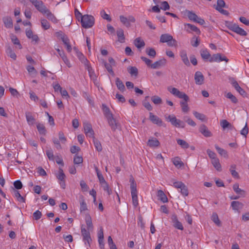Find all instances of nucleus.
I'll list each match as a JSON object with an SVG mask.
<instances>
[{
	"instance_id": "2eb2a0df",
	"label": "nucleus",
	"mask_w": 249,
	"mask_h": 249,
	"mask_svg": "<svg viewBox=\"0 0 249 249\" xmlns=\"http://www.w3.org/2000/svg\"><path fill=\"white\" fill-rule=\"evenodd\" d=\"M171 219L173 223V226L175 228L181 231L183 230V225L182 223L178 220L177 216L176 214L172 215Z\"/></svg>"
},
{
	"instance_id": "4d7b16f0",
	"label": "nucleus",
	"mask_w": 249,
	"mask_h": 249,
	"mask_svg": "<svg viewBox=\"0 0 249 249\" xmlns=\"http://www.w3.org/2000/svg\"><path fill=\"white\" fill-rule=\"evenodd\" d=\"M226 96L227 98L231 99V101L234 104L238 102L237 99L231 92H228Z\"/></svg>"
},
{
	"instance_id": "4be33fe9",
	"label": "nucleus",
	"mask_w": 249,
	"mask_h": 249,
	"mask_svg": "<svg viewBox=\"0 0 249 249\" xmlns=\"http://www.w3.org/2000/svg\"><path fill=\"white\" fill-rule=\"evenodd\" d=\"M180 56L183 62L187 66H190V63L185 51H182L180 53Z\"/></svg>"
},
{
	"instance_id": "9b49d317",
	"label": "nucleus",
	"mask_w": 249,
	"mask_h": 249,
	"mask_svg": "<svg viewBox=\"0 0 249 249\" xmlns=\"http://www.w3.org/2000/svg\"><path fill=\"white\" fill-rule=\"evenodd\" d=\"M79 60L80 61L82 65L84 66L86 70H88L91 67L89 61L87 58L81 53L79 52Z\"/></svg>"
},
{
	"instance_id": "6e6d98bb",
	"label": "nucleus",
	"mask_w": 249,
	"mask_h": 249,
	"mask_svg": "<svg viewBox=\"0 0 249 249\" xmlns=\"http://www.w3.org/2000/svg\"><path fill=\"white\" fill-rule=\"evenodd\" d=\"M185 25L190 28L192 31L196 32L197 34L199 35L200 34L199 29L196 26L189 23H187Z\"/></svg>"
},
{
	"instance_id": "f8f14e48",
	"label": "nucleus",
	"mask_w": 249,
	"mask_h": 249,
	"mask_svg": "<svg viewBox=\"0 0 249 249\" xmlns=\"http://www.w3.org/2000/svg\"><path fill=\"white\" fill-rule=\"evenodd\" d=\"M199 131L205 137H210L212 136V133L208 129L207 126L202 124L199 127Z\"/></svg>"
},
{
	"instance_id": "f03ea898",
	"label": "nucleus",
	"mask_w": 249,
	"mask_h": 249,
	"mask_svg": "<svg viewBox=\"0 0 249 249\" xmlns=\"http://www.w3.org/2000/svg\"><path fill=\"white\" fill-rule=\"evenodd\" d=\"M83 197L82 196L81 199L82 201L80 202V213L82 214H85V221L86 223L87 226L88 227L89 230L90 229H92L93 225L92 222L91 218L89 213V210L87 208V205L84 199H83Z\"/></svg>"
},
{
	"instance_id": "69168bd1",
	"label": "nucleus",
	"mask_w": 249,
	"mask_h": 249,
	"mask_svg": "<svg viewBox=\"0 0 249 249\" xmlns=\"http://www.w3.org/2000/svg\"><path fill=\"white\" fill-rule=\"evenodd\" d=\"M101 185L103 188L104 190L105 191H107L108 195H110L111 194V190L109 188V185L107 182Z\"/></svg>"
},
{
	"instance_id": "412c9836",
	"label": "nucleus",
	"mask_w": 249,
	"mask_h": 249,
	"mask_svg": "<svg viewBox=\"0 0 249 249\" xmlns=\"http://www.w3.org/2000/svg\"><path fill=\"white\" fill-rule=\"evenodd\" d=\"M115 84L118 89L123 92L125 90V86L122 80L118 77L115 79Z\"/></svg>"
},
{
	"instance_id": "e2e57ef3",
	"label": "nucleus",
	"mask_w": 249,
	"mask_h": 249,
	"mask_svg": "<svg viewBox=\"0 0 249 249\" xmlns=\"http://www.w3.org/2000/svg\"><path fill=\"white\" fill-rule=\"evenodd\" d=\"M12 41L14 44L18 45V46L19 49H21L22 48V46L20 43L19 40L17 38V37L15 36H12L11 37Z\"/></svg>"
},
{
	"instance_id": "c03bdc74",
	"label": "nucleus",
	"mask_w": 249,
	"mask_h": 249,
	"mask_svg": "<svg viewBox=\"0 0 249 249\" xmlns=\"http://www.w3.org/2000/svg\"><path fill=\"white\" fill-rule=\"evenodd\" d=\"M132 196V199L133 204L134 207H137L138 205V192L131 193Z\"/></svg>"
},
{
	"instance_id": "dca6fc26",
	"label": "nucleus",
	"mask_w": 249,
	"mask_h": 249,
	"mask_svg": "<svg viewBox=\"0 0 249 249\" xmlns=\"http://www.w3.org/2000/svg\"><path fill=\"white\" fill-rule=\"evenodd\" d=\"M195 80L197 85H200L203 84L204 77L201 72L199 71L196 72L195 74Z\"/></svg>"
},
{
	"instance_id": "473e14b6",
	"label": "nucleus",
	"mask_w": 249,
	"mask_h": 249,
	"mask_svg": "<svg viewBox=\"0 0 249 249\" xmlns=\"http://www.w3.org/2000/svg\"><path fill=\"white\" fill-rule=\"evenodd\" d=\"M172 161L174 164L178 168H180L184 165L183 162L181 161L180 159L178 157L173 158Z\"/></svg>"
},
{
	"instance_id": "bf43d9fd",
	"label": "nucleus",
	"mask_w": 249,
	"mask_h": 249,
	"mask_svg": "<svg viewBox=\"0 0 249 249\" xmlns=\"http://www.w3.org/2000/svg\"><path fill=\"white\" fill-rule=\"evenodd\" d=\"M100 15L103 18L106 19L108 21H110L111 20V18L109 15L107 14L104 10H102L100 12Z\"/></svg>"
},
{
	"instance_id": "c85d7f7f",
	"label": "nucleus",
	"mask_w": 249,
	"mask_h": 249,
	"mask_svg": "<svg viewBox=\"0 0 249 249\" xmlns=\"http://www.w3.org/2000/svg\"><path fill=\"white\" fill-rule=\"evenodd\" d=\"M214 147L219 154L222 156H223L225 158H227L228 157L227 152L225 149L220 148L216 144L214 145Z\"/></svg>"
},
{
	"instance_id": "f257e3e1",
	"label": "nucleus",
	"mask_w": 249,
	"mask_h": 249,
	"mask_svg": "<svg viewBox=\"0 0 249 249\" xmlns=\"http://www.w3.org/2000/svg\"><path fill=\"white\" fill-rule=\"evenodd\" d=\"M167 90L175 96L183 99L182 101H180V105L181 107V110L182 112L184 113L188 112L189 111V107L188 105V102L189 101L188 96L184 92H181L178 89L171 86L168 87Z\"/></svg>"
},
{
	"instance_id": "37998d69",
	"label": "nucleus",
	"mask_w": 249,
	"mask_h": 249,
	"mask_svg": "<svg viewBox=\"0 0 249 249\" xmlns=\"http://www.w3.org/2000/svg\"><path fill=\"white\" fill-rule=\"evenodd\" d=\"M233 189L237 194L242 196L245 194L244 191L239 188V185L237 183H235L233 185Z\"/></svg>"
},
{
	"instance_id": "9d476101",
	"label": "nucleus",
	"mask_w": 249,
	"mask_h": 249,
	"mask_svg": "<svg viewBox=\"0 0 249 249\" xmlns=\"http://www.w3.org/2000/svg\"><path fill=\"white\" fill-rule=\"evenodd\" d=\"M107 119L109 126L113 131H115L116 129L120 128V124L117 122L113 115Z\"/></svg>"
},
{
	"instance_id": "6ab92c4d",
	"label": "nucleus",
	"mask_w": 249,
	"mask_h": 249,
	"mask_svg": "<svg viewBox=\"0 0 249 249\" xmlns=\"http://www.w3.org/2000/svg\"><path fill=\"white\" fill-rule=\"evenodd\" d=\"M200 53L202 58L204 60H208L209 61V59L212 57L207 49H201Z\"/></svg>"
},
{
	"instance_id": "cd10ccee",
	"label": "nucleus",
	"mask_w": 249,
	"mask_h": 249,
	"mask_svg": "<svg viewBox=\"0 0 249 249\" xmlns=\"http://www.w3.org/2000/svg\"><path fill=\"white\" fill-rule=\"evenodd\" d=\"M116 34L119 38V41L122 43L124 42L125 39L124 30L121 28H119L117 30Z\"/></svg>"
},
{
	"instance_id": "a19ab883",
	"label": "nucleus",
	"mask_w": 249,
	"mask_h": 249,
	"mask_svg": "<svg viewBox=\"0 0 249 249\" xmlns=\"http://www.w3.org/2000/svg\"><path fill=\"white\" fill-rule=\"evenodd\" d=\"M145 53L151 58H154L156 55V52L153 48H146Z\"/></svg>"
},
{
	"instance_id": "393cba45",
	"label": "nucleus",
	"mask_w": 249,
	"mask_h": 249,
	"mask_svg": "<svg viewBox=\"0 0 249 249\" xmlns=\"http://www.w3.org/2000/svg\"><path fill=\"white\" fill-rule=\"evenodd\" d=\"M43 14H45L46 15V17L49 20H51L54 23L57 22V20L56 18L48 9H47V10L43 13Z\"/></svg>"
},
{
	"instance_id": "f3484780",
	"label": "nucleus",
	"mask_w": 249,
	"mask_h": 249,
	"mask_svg": "<svg viewBox=\"0 0 249 249\" xmlns=\"http://www.w3.org/2000/svg\"><path fill=\"white\" fill-rule=\"evenodd\" d=\"M2 21L4 26L7 29H11L13 27V20L9 16H5L2 18Z\"/></svg>"
},
{
	"instance_id": "0e129e2a",
	"label": "nucleus",
	"mask_w": 249,
	"mask_h": 249,
	"mask_svg": "<svg viewBox=\"0 0 249 249\" xmlns=\"http://www.w3.org/2000/svg\"><path fill=\"white\" fill-rule=\"evenodd\" d=\"M80 185L83 192H87L88 191L89 187L84 180H81L80 181Z\"/></svg>"
},
{
	"instance_id": "de8ad7c7",
	"label": "nucleus",
	"mask_w": 249,
	"mask_h": 249,
	"mask_svg": "<svg viewBox=\"0 0 249 249\" xmlns=\"http://www.w3.org/2000/svg\"><path fill=\"white\" fill-rule=\"evenodd\" d=\"M120 19L121 22L127 27H129L131 26L127 18L124 17V16H120Z\"/></svg>"
},
{
	"instance_id": "58836bf2",
	"label": "nucleus",
	"mask_w": 249,
	"mask_h": 249,
	"mask_svg": "<svg viewBox=\"0 0 249 249\" xmlns=\"http://www.w3.org/2000/svg\"><path fill=\"white\" fill-rule=\"evenodd\" d=\"M220 125L224 129L227 128L231 129L232 127V125L226 120H222L220 122Z\"/></svg>"
},
{
	"instance_id": "6e6552de",
	"label": "nucleus",
	"mask_w": 249,
	"mask_h": 249,
	"mask_svg": "<svg viewBox=\"0 0 249 249\" xmlns=\"http://www.w3.org/2000/svg\"><path fill=\"white\" fill-rule=\"evenodd\" d=\"M173 186L178 189L182 196H186L188 195V190L187 187L181 181H176L173 183Z\"/></svg>"
},
{
	"instance_id": "4c0bfd02",
	"label": "nucleus",
	"mask_w": 249,
	"mask_h": 249,
	"mask_svg": "<svg viewBox=\"0 0 249 249\" xmlns=\"http://www.w3.org/2000/svg\"><path fill=\"white\" fill-rule=\"evenodd\" d=\"M6 52L7 54L11 58L14 60L16 59L17 55L10 47L9 46L6 48Z\"/></svg>"
},
{
	"instance_id": "c9c22d12",
	"label": "nucleus",
	"mask_w": 249,
	"mask_h": 249,
	"mask_svg": "<svg viewBox=\"0 0 249 249\" xmlns=\"http://www.w3.org/2000/svg\"><path fill=\"white\" fill-rule=\"evenodd\" d=\"M128 71L131 76L137 77L138 74V70L136 67H129L128 68Z\"/></svg>"
},
{
	"instance_id": "1a4fd4ad",
	"label": "nucleus",
	"mask_w": 249,
	"mask_h": 249,
	"mask_svg": "<svg viewBox=\"0 0 249 249\" xmlns=\"http://www.w3.org/2000/svg\"><path fill=\"white\" fill-rule=\"evenodd\" d=\"M83 125L85 133L86 136L89 138H93L94 133L92 128L91 124L88 122H85Z\"/></svg>"
},
{
	"instance_id": "39448f33",
	"label": "nucleus",
	"mask_w": 249,
	"mask_h": 249,
	"mask_svg": "<svg viewBox=\"0 0 249 249\" xmlns=\"http://www.w3.org/2000/svg\"><path fill=\"white\" fill-rule=\"evenodd\" d=\"M160 42L161 43H167L169 47H176L178 45L177 40L168 34H162L160 36Z\"/></svg>"
},
{
	"instance_id": "ea45409f",
	"label": "nucleus",
	"mask_w": 249,
	"mask_h": 249,
	"mask_svg": "<svg viewBox=\"0 0 249 249\" xmlns=\"http://www.w3.org/2000/svg\"><path fill=\"white\" fill-rule=\"evenodd\" d=\"M221 53H216L214 54L212 56V57L209 59L210 62H220V58H221Z\"/></svg>"
},
{
	"instance_id": "7c9ffc66",
	"label": "nucleus",
	"mask_w": 249,
	"mask_h": 249,
	"mask_svg": "<svg viewBox=\"0 0 249 249\" xmlns=\"http://www.w3.org/2000/svg\"><path fill=\"white\" fill-rule=\"evenodd\" d=\"M212 163L214 167L218 171H221V166L219 162V160L218 158L214 159L212 160Z\"/></svg>"
},
{
	"instance_id": "a878e982",
	"label": "nucleus",
	"mask_w": 249,
	"mask_h": 249,
	"mask_svg": "<svg viewBox=\"0 0 249 249\" xmlns=\"http://www.w3.org/2000/svg\"><path fill=\"white\" fill-rule=\"evenodd\" d=\"M25 116L29 125H32L35 123V119L30 112H26Z\"/></svg>"
},
{
	"instance_id": "7ed1b4c3",
	"label": "nucleus",
	"mask_w": 249,
	"mask_h": 249,
	"mask_svg": "<svg viewBox=\"0 0 249 249\" xmlns=\"http://www.w3.org/2000/svg\"><path fill=\"white\" fill-rule=\"evenodd\" d=\"M79 17L81 18V23L82 27L85 29L91 28L94 24L95 18L93 16L90 15L82 14L79 12Z\"/></svg>"
},
{
	"instance_id": "052dcab7",
	"label": "nucleus",
	"mask_w": 249,
	"mask_h": 249,
	"mask_svg": "<svg viewBox=\"0 0 249 249\" xmlns=\"http://www.w3.org/2000/svg\"><path fill=\"white\" fill-rule=\"evenodd\" d=\"M104 66H105V68H106L107 70L108 71V72L109 73H110L111 75H114V73L112 69V65H111L110 64H109L106 61H104Z\"/></svg>"
},
{
	"instance_id": "5701e85b",
	"label": "nucleus",
	"mask_w": 249,
	"mask_h": 249,
	"mask_svg": "<svg viewBox=\"0 0 249 249\" xmlns=\"http://www.w3.org/2000/svg\"><path fill=\"white\" fill-rule=\"evenodd\" d=\"M134 44L138 49L143 48L145 46L144 41L141 37L136 38L134 41Z\"/></svg>"
},
{
	"instance_id": "13d9d810",
	"label": "nucleus",
	"mask_w": 249,
	"mask_h": 249,
	"mask_svg": "<svg viewBox=\"0 0 249 249\" xmlns=\"http://www.w3.org/2000/svg\"><path fill=\"white\" fill-rule=\"evenodd\" d=\"M212 220L217 226H218L219 227H220L221 226V222L219 220L217 214L213 213V214L212 215Z\"/></svg>"
},
{
	"instance_id": "79ce46f5",
	"label": "nucleus",
	"mask_w": 249,
	"mask_h": 249,
	"mask_svg": "<svg viewBox=\"0 0 249 249\" xmlns=\"http://www.w3.org/2000/svg\"><path fill=\"white\" fill-rule=\"evenodd\" d=\"M35 7L38 11L42 14H43L47 9V7L45 6L42 1L41 4L40 3H38L36 6H35Z\"/></svg>"
},
{
	"instance_id": "603ef678",
	"label": "nucleus",
	"mask_w": 249,
	"mask_h": 249,
	"mask_svg": "<svg viewBox=\"0 0 249 249\" xmlns=\"http://www.w3.org/2000/svg\"><path fill=\"white\" fill-rule=\"evenodd\" d=\"M87 71H88L89 74L90 79L93 80L94 81L97 80V76L92 68L90 67L88 70H87Z\"/></svg>"
},
{
	"instance_id": "72a5a7b5",
	"label": "nucleus",
	"mask_w": 249,
	"mask_h": 249,
	"mask_svg": "<svg viewBox=\"0 0 249 249\" xmlns=\"http://www.w3.org/2000/svg\"><path fill=\"white\" fill-rule=\"evenodd\" d=\"M185 13L188 17V18L191 20L193 21H196V18H197V16L192 11H190L189 10H186L185 11Z\"/></svg>"
},
{
	"instance_id": "09e8293b",
	"label": "nucleus",
	"mask_w": 249,
	"mask_h": 249,
	"mask_svg": "<svg viewBox=\"0 0 249 249\" xmlns=\"http://www.w3.org/2000/svg\"><path fill=\"white\" fill-rule=\"evenodd\" d=\"M15 197L17 198V200L19 202H25V198L21 196L19 192L16 190L14 191Z\"/></svg>"
},
{
	"instance_id": "49530a36",
	"label": "nucleus",
	"mask_w": 249,
	"mask_h": 249,
	"mask_svg": "<svg viewBox=\"0 0 249 249\" xmlns=\"http://www.w3.org/2000/svg\"><path fill=\"white\" fill-rule=\"evenodd\" d=\"M56 177L57 179L60 181H63L65 180L66 176L63 172V169L61 168H59L58 173Z\"/></svg>"
},
{
	"instance_id": "864d4df0",
	"label": "nucleus",
	"mask_w": 249,
	"mask_h": 249,
	"mask_svg": "<svg viewBox=\"0 0 249 249\" xmlns=\"http://www.w3.org/2000/svg\"><path fill=\"white\" fill-rule=\"evenodd\" d=\"M37 129L40 134L45 135L46 130L43 124H37Z\"/></svg>"
},
{
	"instance_id": "4468645a",
	"label": "nucleus",
	"mask_w": 249,
	"mask_h": 249,
	"mask_svg": "<svg viewBox=\"0 0 249 249\" xmlns=\"http://www.w3.org/2000/svg\"><path fill=\"white\" fill-rule=\"evenodd\" d=\"M149 119L153 124H156L159 126H162L163 125L161 119L151 112L149 113Z\"/></svg>"
},
{
	"instance_id": "5fc2aeb1",
	"label": "nucleus",
	"mask_w": 249,
	"mask_h": 249,
	"mask_svg": "<svg viewBox=\"0 0 249 249\" xmlns=\"http://www.w3.org/2000/svg\"><path fill=\"white\" fill-rule=\"evenodd\" d=\"M236 167L235 165H231V168L230 169V171L231 172V173L233 177L235 178H239V175L238 173L235 170V168Z\"/></svg>"
},
{
	"instance_id": "423d86ee",
	"label": "nucleus",
	"mask_w": 249,
	"mask_h": 249,
	"mask_svg": "<svg viewBox=\"0 0 249 249\" xmlns=\"http://www.w3.org/2000/svg\"><path fill=\"white\" fill-rule=\"evenodd\" d=\"M226 26L231 31L241 36H246L247 33L237 24L230 22H226Z\"/></svg>"
},
{
	"instance_id": "2f4dec72",
	"label": "nucleus",
	"mask_w": 249,
	"mask_h": 249,
	"mask_svg": "<svg viewBox=\"0 0 249 249\" xmlns=\"http://www.w3.org/2000/svg\"><path fill=\"white\" fill-rule=\"evenodd\" d=\"M177 143L183 149H186L189 148V144L184 140L182 139H177Z\"/></svg>"
},
{
	"instance_id": "774afa93",
	"label": "nucleus",
	"mask_w": 249,
	"mask_h": 249,
	"mask_svg": "<svg viewBox=\"0 0 249 249\" xmlns=\"http://www.w3.org/2000/svg\"><path fill=\"white\" fill-rule=\"evenodd\" d=\"M138 225L140 226L142 229H144V223L143 221V218L141 215H139L138 218Z\"/></svg>"
},
{
	"instance_id": "e433bc0d",
	"label": "nucleus",
	"mask_w": 249,
	"mask_h": 249,
	"mask_svg": "<svg viewBox=\"0 0 249 249\" xmlns=\"http://www.w3.org/2000/svg\"><path fill=\"white\" fill-rule=\"evenodd\" d=\"M63 41V43L65 45L68 52H70L71 50V45L70 44L69 39L67 36L63 37V38L61 39Z\"/></svg>"
},
{
	"instance_id": "f704fd0d",
	"label": "nucleus",
	"mask_w": 249,
	"mask_h": 249,
	"mask_svg": "<svg viewBox=\"0 0 249 249\" xmlns=\"http://www.w3.org/2000/svg\"><path fill=\"white\" fill-rule=\"evenodd\" d=\"M102 107L104 115L105 116L106 118H107L113 115L112 113L110 112L109 108L108 107H107L105 105L103 104L102 105Z\"/></svg>"
},
{
	"instance_id": "aec40b11",
	"label": "nucleus",
	"mask_w": 249,
	"mask_h": 249,
	"mask_svg": "<svg viewBox=\"0 0 249 249\" xmlns=\"http://www.w3.org/2000/svg\"><path fill=\"white\" fill-rule=\"evenodd\" d=\"M231 206L234 210L238 211L243 209L244 204L241 202L233 201L231 203Z\"/></svg>"
},
{
	"instance_id": "0eeeda50",
	"label": "nucleus",
	"mask_w": 249,
	"mask_h": 249,
	"mask_svg": "<svg viewBox=\"0 0 249 249\" xmlns=\"http://www.w3.org/2000/svg\"><path fill=\"white\" fill-rule=\"evenodd\" d=\"M166 121L171 123V124L178 127L184 128L185 127L184 123L178 119H177L174 115H169L168 117H166Z\"/></svg>"
},
{
	"instance_id": "680f3d73",
	"label": "nucleus",
	"mask_w": 249,
	"mask_h": 249,
	"mask_svg": "<svg viewBox=\"0 0 249 249\" xmlns=\"http://www.w3.org/2000/svg\"><path fill=\"white\" fill-rule=\"evenodd\" d=\"M226 7V4L225 1L223 0H217V6L215 9L217 10V9H220L223 7Z\"/></svg>"
},
{
	"instance_id": "b1692460",
	"label": "nucleus",
	"mask_w": 249,
	"mask_h": 249,
	"mask_svg": "<svg viewBox=\"0 0 249 249\" xmlns=\"http://www.w3.org/2000/svg\"><path fill=\"white\" fill-rule=\"evenodd\" d=\"M129 182L130 183L131 193L137 192V184L132 175L130 176Z\"/></svg>"
},
{
	"instance_id": "338daca9",
	"label": "nucleus",
	"mask_w": 249,
	"mask_h": 249,
	"mask_svg": "<svg viewBox=\"0 0 249 249\" xmlns=\"http://www.w3.org/2000/svg\"><path fill=\"white\" fill-rule=\"evenodd\" d=\"M41 24L42 28H43L45 30H47L49 29L50 27L49 23L46 19H42L41 21Z\"/></svg>"
},
{
	"instance_id": "8fccbe9b",
	"label": "nucleus",
	"mask_w": 249,
	"mask_h": 249,
	"mask_svg": "<svg viewBox=\"0 0 249 249\" xmlns=\"http://www.w3.org/2000/svg\"><path fill=\"white\" fill-rule=\"evenodd\" d=\"M92 138L93 142L96 150L98 151H101L102 150V147L100 142L98 140L95 139L94 136L93 138Z\"/></svg>"
},
{
	"instance_id": "20e7f679",
	"label": "nucleus",
	"mask_w": 249,
	"mask_h": 249,
	"mask_svg": "<svg viewBox=\"0 0 249 249\" xmlns=\"http://www.w3.org/2000/svg\"><path fill=\"white\" fill-rule=\"evenodd\" d=\"M87 229L88 230L86 229L84 225H82L81 226V232L82 240L86 246L88 245L90 246V244L92 242V239L90 236L89 231L92 230L93 228L89 230L87 227Z\"/></svg>"
},
{
	"instance_id": "a18cd8bd",
	"label": "nucleus",
	"mask_w": 249,
	"mask_h": 249,
	"mask_svg": "<svg viewBox=\"0 0 249 249\" xmlns=\"http://www.w3.org/2000/svg\"><path fill=\"white\" fill-rule=\"evenodd\" d=\"M151 101L155 105H160L162 104V101L160 97L157 95H154L151 97Z\"/></svg>"
},
{
	"instance_id": "c756f323",
	"label": "nucleus",
	"mask_w": 249,
	"mask_h": 249,
	"mask_svg": "<svg viewBox=\"0 0 249 249\" xmlns=\"http://www.w3.org/2000/svg\"><path fill=\"white\" fill-rule=\"evenodd\" d=\"M158 196L159 197L160 200L163 203H165L168 201V198L163 191L159 190L158 191Z\"/></svg>"
},
{
	"instance_id": "3c124183",
	"label": "nucleus",
	"mask_w": 249,
	"mask_h": 249,
	"mask_svg": "<svg viewBox=\"0 0 249 249\" xmlns=\"http://www.w3.org/2000/svg\"><path fill=\"white\" fill-rule=\"evenodd\" d=\"M193 114L195 117L198 120H200L202 121H204L205 120V115L203 114L195 111L193 112Z\"/></svg>"
},
{
	"instance_id": "a211bd4d",
	"label": "nucleus",
	"mask_w": 249,
	"mask_h": 249,
	"mask_svg": "<svg viewBox=\"0 0 249 249\" xmlns=\"http://www.w3.org/2000/svg\"><path fill=\"white\" fill-rule=\"evenodd\" d=\"M166 64V60L165 58H162L152 64L151 66V68L153 69H159L161 67L165 66Z\"/></svg>"
},
{
	"instance_id": "bb28decb",
	"label": "nucleus",
	"mask_w": 249,
	"mask_h": 249,
	"mask_svg": "<svg viewBox=\"0 0 249 249\" xmlns=\"http://www.w3.org/2000/svg\"><path fill=\"white\" fill-rule=\"evenodd\" d=\"M160 143L159 141L156 138H152L149 139L147 142V145L150 147H158L160 145Z\"/></svg>"
},
{
	"instance_id": "ddd939ff",
	"label": "nucleus",
	"mask_w": 249,
	"mask_h": 249,
	"mask_svg": "<svg viewBox=\"0 0 249 249\" xmlns=\"http://www.w3.org/2000/svg\"><path fill=\"white\" fill-rule=\"evenodd\" d=\"M231 84L232 86L234 88V89H236V90L242 96H246L247 95V93L246 91L242 88H241L237 82L235 80H234L233 79L231 81Z\"/></svg>"
}]
</instances>
